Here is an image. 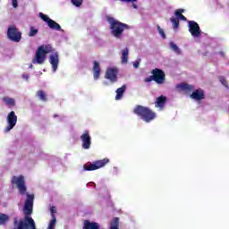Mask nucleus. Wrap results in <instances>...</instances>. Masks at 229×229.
Returning <instances> with one entry per match:
<instances>
[{"mask_svg":"<svg viewBox=\"0 0 229 229\" xmlns=\"http://www.w3.org/2000/svg\"><path fill=\"white\" fill-rule=\"evenodd\" d=\"M12 183L15 184L20 194L24 196L27 194V199H25V205L23 207V213L25 214L24 221H18V217H14L13 225L17 227H13V229H37L36 222L30 216L33 214V205L35 196L34 194L27 193V186L25 178L23 175L20 176H13Z\"/></svg>","mask_w":229,"mask_h":229,"instance_id":"f257e3e1","label":"nucleus"},{"mask_svg":"<svg viewBox=\"0 0 229 229\" xmlns=\"http://www.w3.org/2000/svg\"><path fill=\"white\" fill-rule=\"evenodd\" d=\"M107 20L110 23L111 35L114 36V38L121 39L124 30L130 29V25H128V23L119 21V20H115V18L108 17Z\"/></svg>","mask_w":229,"mask_h":229,"instance_id":"f03ea898","label":"nucleus"},{"mask_svg":"<svg viewBox=\"0 0 229 229\" xmlns=\"http://www.w3.org/2000/svg\"><path fill=\"white\" fill-rule=\"evenodd\" d=\"M133 112L145 121V123H151L157 117V112L152 110V108L145 107V106H136L133 108Z\"/></svg>","mask_w":229,"mask_h":229,"instance_id":"7ed1b4c3","label":"nucleus"},{"mask_svg":"<svg viewBox=\"0 0 229 229\" xmlns=\"http://www.w3.org/2000/svg\"><path fill=\"white\" fill-rule=\"evenodd\" d=\"M53 47L52 45H40L36 52L35 59H33L32 63L36 64H43L47 59V54L52 52Z\"/></svg>","mask_w":229,"mask_h":229,"instance_id":"20e7f679","label":"nucleus"},{"mask_svg":"<svg viewBox=\"0 0 229 229\" xmlns=\"http://www.w3.org/2000/svg\"><path fill=\"white\" fill-rule=\"evenodd\" d=\"M152 75L144 79V82H152L154 81L157 84H164L165 82V73L160 68H154L151 72Z\"/></svg>","mask_w":229,"mask_h":229,"instance_id":"39448f33","label":"nucleus"},{"mask_svg":"<svg viewBox=\"0 0 229 229\" xmlns=\"http://www.w3.org/2000/svg\"><path fill=\"white\" fill-rule=\"evenodd\" d=\"M109 158H103L102 160H95L94 162H88L83 165L84 171H96L101 167H105L108 164Z\"/></svg>","mask_w":229,"mask_h":229,"instance_id":"423d86ee","label":"nucleus"},{"mask_svg":"<svg viewBox=\"0 0 229 229\" xmlns=\"http://www.w3.org/2000/svg\"><path fill=\"white\" fill-rule=\"evenodd\" d=\"M7 38L11 41L19 43L22 38V34L15 25H11L10 27H8Z\"/></svg>","mask_w":229,"mask_h":229,"instance_id":"0eeeda50","label":"nucleus"},{"mask_svg":"<svg viewBox=\"0 0 229 229\" xmlns=\"http://www.w3.org/2000/svg\"><path fill=\"white\" fill-rule=\"evenodd\" d=\"M18 115H16L14 110H11L7 115V126L4 128V131L8 132L14 128L15 124H17Z\"/></svg>","mask_w":229,"mask_h":229,"instance_id":"6e6552de","label":"nucleus"},{"mask_svg":"<svg viewBox=\"0 0 229 229\" xmlns=\"http://www.w3.org/2000/svg\"><path fill=\"white\" fill-rule=\"evenodd\" d=\"M39 16L41 20L47 22V24L48 25V27H50V29H53L54 30H62V27L60 23H57V21H55V20H52L51 18H49L47 14H44V13H39Z\"/></svg>","mask_w":229,"mask_h":229,"instance_id":"1a4fd4ad","label":"nucleus"},{"mask_svg":"<svg viewBox=\"0 0 229 229\" xmlns=\"http://www.w3.org/2000/svg\"><path fill=\"white\" fill-rule=\"evenodd\" d=\"M189 31L193 38H199L201 36V29L197 21L191 20L188 21Z\"/></svg>","mask_w":229,"mask_h":229,"instance_id":"9d476101","label":"nucleus"},{"mask_svg":"<svg viewBox=\"0 0 229 229\" xmlns=\"http://www.w3.org/2000/svg\"><path fill=\"white\" fill-rule=\"evenodd\" d=\"M81 140L82 142L81 146L84 149H89L90 145L92 144V139L89 130H85L81 135Z\"/></svg>","mask_w":229,"mask_h":229,"instance_id":"9b49d317","label":"nucleus"},{"mask_svg":"<svg viewBox=\"0 0 229 229\" xmlns=\"http://www.w3.org/2000/svg\"><path fill=\"white\" fill-rule=\"evenodd\" d=\"M117 74H118L117 68H108V70H106L105 77L111 82H117L118 81Z\"/></svg>","mask_w":229,"mask_h":229,"instance_id":"f8f14e48","label":"nucleus"},{"mask_svg":"<svg viewBox=\"0 0 229 229\" xmlns=\"http://www.w3.org/2000/svg\"><path fill=\"white\" fill-rule=\"evenodd\" d=\"M176 88L186 95H189L192 93V91H194V86H192V84H187V82H182L181 84H177Z\"/></svg>","mask_w":229,"mask_h":229,"instance_id":"ddd939ff","label":"nucleus"},{"mask_svg":"<svg viewBox=\"0 0 229 229\" xmlns=\"http://www.w3.org/2000/svg\"><path fill=\"white\" fill-rule=\"evenodd\" d=\"M60 59L58 55V52H55V54H51L49 56V63L52 64V70L53 72H56L58 70V64H59Z\"/></svg>","mask_w":229,"mask_h":229,"instance_id":"4468645a","label":"nucleus"},{"mask_svg":"<svg viewBox=\"0 0 229 229\" xmlns=\"http://www.w3.org/2000/svg\"><path fill=\"white\" fill-rule=\"evenodd\" d=\"M191 99H197V101H200V99H205L206 95L204 89H196L192 91L191 95Z\"/></svg>","mask_w":229,"mask_h":229,"instance_id":"2eb2a0df","label":"nucleus"},{"mask_svg":"<svg viewBox=\"0 0 229 229\" xmlns=\"http://www.w3.org/2000/svg\"><path fill=\"white\" fill-rule=\"evenodd\" d=\"M101 68L98 61H93V78L98 81L100 77Z\"/></svg>","mask_w":229,"mask_h":229,"instance_id":"dca6fc26","label":"nucleus"},{"mask_svg":"<svg viewBox=\"0 0 229 229\" xmlns=\"http://www.w3.org/2000/svg\"><path fill=\"white\" fill-rule=\"evenodd\" d=\"M83 229H100L98 222L84 221Z\"/></svg>","mask_w":229,"mask_h":229,"instance_id":"f3484780","label":"nucleus"},{"mask_svg":"<svg viewBox=\"0 0 229 229\" xmlns=\"http://www.w3.org/2000/svg\"><path fill=\"white\" fill-rule=\"evenodd\" d=\"M166 101H167L166 97H164V95H161V97H157L155 105L156 106H157V108H160L161 110H163Z\"/></svg>","mask_w":229,"mask_h":229,"instance_id":"a211bd4d","label":"nucleus"},{"mask_svg":"<svg viewBox=\"0 0 229 229\" xmlns=\"http://www.w3.org/2000/svg\"><path fill=\"white\" fill-rule=\"evenodd\" d=\"M128 57H129V48H123L122 50V57H121V62L123 64H128Z\"/></svg>","mask_w":229,"mask_h":229,"instance_id":"6ab92c4d","label":"nucleus"},{"mask_svg":"<svg viewBox=\"0 0 229 229\" xmlns=\"http://www.w3.org/2000/svg\"><path fill=\"white\" fill-rule=\"evenodd\" d=\"M125 91H126V85L122 86V88H118V89H116L115 99H122Z\"/></svg>","mask_w":229,"mask_h":229,"instance_id":"aec40b11","label":"nucleus"},{"mask_svg":"<svg viewBox=\"0 0 229 229\" xmlns=\"http://www.w3.org/2000/svg\"><path fill=\"white\" fill-rule=\"evenodd\" d=\"M2 99L4 101L5 105H10V106H14V105H16L14 98H10V97H3Z\"/></svg>","mask_w":229,"mask_h":229,"instance_id":"412c9836","label":"nucleus"},{"mask_svg":"<svg viewBox=\"0 0 229 229\" xmlns=\"http://www.w3.org/2000/svg\"><path fill=\"white\" fill-rule=\"evenodd\" d=\"M10 217L7 216V214H0V225H6V223H9Z\"/></svg>","mask_w":229,"mask_h":229,"instance_id":"4be33fe9","label":"nucleus"},{"mask_svg":"<svg viewBox=\"0 0 229 229\" xmlns=\"http://www.w3.org/2000/svg\"><path fill=\"white\" fill-rule=\"evenodd\" d=\"M37 96L41 99V101H47V95L45 93V91H38Z\"/></svg>","mask_w":229,"mask_h":229,"instance_id":"5701e85b","label":"nucleus"},{"mask_svg":"<svg viewBox=\"0 0 229 229\" xmlns=\"http://www.w3.org/2000/svg\"><path fill=\"white\" fill-rule=\"evenodd\" d=\"M170 47L172 48V50H173L174 52H175V54H177V55L182 54V52H181L179 47H178L175 43L171 42V43H170Z\"/></svg>","mask_w":229,"mask_h":229,"instance_id":"b1692460","label":"nucleus"},{"mask_svg":"<svg viewBox=\"0 0 229 229\" xmlns=\"http://www.w3.org/2000/svg\"><path fill=\"white\" fill-rule=\"evenodd\" d=\"M110 228L111 229H119V218L118 217H114V221L111 222Z\"/></svg>","mask_w":229,"mask_h":229,"instance_id":"393cba45","label":"nucleus"},{"mask_svg":"<svg viewBox=\"0 0 229 229\" xmlns=\"http://www.w3.org/2000/svg\"><path fill=\"white\" fill-rule=\"evenodd\" d=\"M170 20H171V21L173 23L174 29H179L180 20H178L177 16H176V18L173 17Z\"/></svg>","mask_w":229,"mask_h":229,"instance_id":"a878e982","label":"nucleus"},{"mask_svg":"<svg viewBox=\"0 0 229 229\" xmlns=\"http://www.w3.org/2000/svg\"><path fill=\"white\" fill-rule=\"evenodd\" d=\"M55 225H56V217L55 216H53L52 220L49 222L47 229H55Z\"/></svg>","mask_w":229,"mask_h":229,"instance_id":"bb28decb","label":"nucleus"},{"mask_svg":"<svg viewBox=\"0 0 229 229\" xmlns=\"http://www.w3.org/2000/svg\"><path fill=\"white\" fill-rule=\"evenodd\" d=\"M38 33V29H35V27H30V30L29 32L30 37L37 36Z\"/></svg>","mask_w":229,"mask_h":229,"instance_id":"cd10ccee","label":"nucleus"},{"mask_svg":"<svg viewBox=\"0 0 229 229\" xmlns=\"http://www.w3.org/2000/svg\"><path fill=\"white\" fill-rule=\"evenodd\" d=\"M185 9H177L175 11V16H177L178 20H182V13H184Z\"/></svg>","mask_w":229,"mask_h":229,"instance_id":"c85d7f7f","label":"nucleus"},{"mask_svg":"<svg viewBox=\"0 0 229 229\" xmlns=\"http://www.w3.org/2000/svg\"><path fill=\"white\" fill-rule=\"evenodd\" d=\"M157 30L159 32V34H161L162 38H164V39H165L166 36L165 33L164 29H161L160 25H157Z\"/></svg>","mask_w":229,"mask_h":229,"instance_id":"c756f323","label":"nucleus"},{"mask_svg":"<svg viewBox=\"0 0 229 229\" xmlns=\"http://www.w3.org/2000/svg\"><path fill=\"white\" fill-rule=\"evenodd\" d=\"M72 4L77 7H80L83 4V0H72Z\"/></svg>","mask_w":229,"mask_h":229,"instance_id":"7c9ffc66","label":"nucleus"},{"mask_svg":"<svg viewBox=\"0 0 229 229\" xmlns=\"http://www.w3.org/2000/svg\"><path fill=\"white\" fill-rule=\"evenodd\" d=\"M220 82H222L223 86H225V88H229L228 82L225 77L220 78Z\"/></svg>","mask_w":229,"mask_h":229,"instance_id":"2f4dec72","label":"nucleus"},{"mask_svg":"<svg viewBox=\"0 0 229 229\" xmlns=\"http://www.w3.org/2000/svg\"><path fill=\"white\" fill-rule=\"evenodd\" d=\"M50 212H51L52 217H54L55 214H56V207H51Z\"/></svg>","mask_w":229,"mask_h":229,"instance_id":"473e14b6","label":"nucleus"},{"mask_svg":"<svg viewBox=\"0 0 229 229\" xmlns=\"http://www.w3.org/2000/svg\"><path fill=\"white\" fill-rule=\"evenodd\" d=\"M12 4L13 7H18V0H12Z\"/></svg>","mask_w":229,"mask_h":229,"instance_id":"72a5a7b5","label":"nucleus"},{"mask_svg":"<svg viewBox=\"0 0 229 229\" xmlns=\"http://www.w3.org/2000/svg\"><path fill=\"white\" fill-rule=\"evenodd\" d=\"M22 77H23V79H25V81H29V79H30V75H28V73L23 74Z\"/></svg>","mask_w":229,"mask_h":229,"instance_id":"f704fd0d","label":"nucleus"},{"mask_svg":"<svg viewBox=\"0 0 229 229\" xmlns=\"http://www.w3.org/2000/svg\"><path fill=\"white\" fill-rule=\"evenodd\" d=\"M133 66H134V68H139L140 63L138 61H136L135 63H133Z\"/></svg>","mask_w":229,"mask_h":229,"instance_id":"c9c22d12","label":"nucleus"},{"mask_svg":"<svg viewBox=\"0 0 229 229\" xmlns=\"http://www.w3.org/2000/svg\"><path fill=\"white\" fill-rule=\"evenodd\" d=\"M181 20L186 21L187 17L184 16V14H182V13H181Z\"/></svg>","mask_w":229,"mask_h":229,"instance_id":"e433bc0d","label":"nucleus"},{"mask_svg":"<svg viewBox=\"0 0 229 229\" xmlns=\"http://www.w3.org/2000/svg\"><path fill=\"white\" fill-rule=\"evenodd\" d=\"M121 2H137V0H121Z\"/></svg>","mask_w":229,"mask_h":229,"instance_id":"4c0bfd02","label":"nucleus"},{"mask_svg":"<svg viewBox=\"0 0 229 229\" xmlns=\"http://www.w3.org/2000/svg\"><path fill=\"white\" fill-rule=\"evenodd\" d=\"M133 7L137 9L138 5L136 4H133Z\"/></svg>","mask_w":229,"mask_h":229,"instance_id":"58836bf2","label":"nucleus"}]
</instances>
